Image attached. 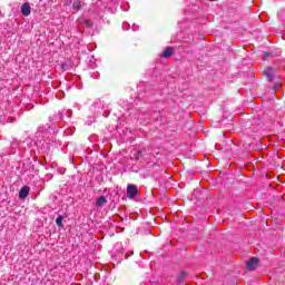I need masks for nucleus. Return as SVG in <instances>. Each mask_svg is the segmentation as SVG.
<instances>
[{
    "label": "nucleus",
    "instance_id": "obj_1",
    "mask_svg": "<svg viewBox=\"0 0 285 285\" xmlns=\"http://www.w3.org/2000/svg\"><path fill=\"white\" fill-rule=\"evenodd\" d=\"M137 195H139V189L137 188V186L130 184L127 186V197L129 199H135V197H137Z\"/></svg>",
    "mask_w": 285,
    "mask_h": 285
},
{
    "label": "nucleus",
    "instance_id": "obj_2",
    "mask_svg": "<svg viewBox=\"0 0 285 285\" xmlns=\"http://www.w3.org/2000/svg\"><path fill=\"white\" fill-rule=\"evenodd\" d=\"M146 155H148V153H147V149H146V147H142V148H140V149H138V150H134L132 153H131V157L134 158V159H141V157H145Z\"/></svg>",
    "mask_w": 285,
    "mask_h": 285
},
{
    "label": "nucleus",
    "instance_id": "obj_3",
    "mask_svg": "<svg viewBox=\"0 0 285 285\" xmlns=\"http://www.w3.org/2000/svg\"><path fill=\"white\" fill-rule=\"evenodd\" d=\"M265 77H267L268 81H275V68L273 67H267L265 69Z\"/></svg>",
    "mask_w": 285,
    "mask_h": 285
},
{
    "label": "nucleus",
    "instance_id": "obj_4",
    "mask_svg": "<svg viewBox=\"0 0 285 285\" xmlns=\"http://www.w3.org/2000/svg\"><path fill=\"white\" fill-rule=\"evenodd\" d=\"M21 12L23 17H30V12H32V9L30 8V3L26 2L21 6Z\"/></svg>",
    "mask_w": 285,
    "mask_h": 285
},
{
    "label": "nucleus",
    "instance_id": "obj_5",
    "mask_svg": "<svg viewBox=\"0 0 285 285\" xmlns=\"http://www.w3.org/2000/svg\"><path fill=\"white\" fill-rule=\"evenodd\" d=\"M257 264H259V261L255 257L250 258L247 262V268L248 271H255L257 268Z\"/></svg>",
    "mask_w": 285,
    "mask_h": 285
},
{
    "label": "nucleus",
    "instance_id": "obj_6",
    "mask_svg": "<svg viewBox=\"0 0 285 285\" xmlns=\"http://www.w3.org/2000/svg\"><path fill=\"white\" fill-rule=\"evenodd\" d=\"M29 194H30V187L23 186L19 191V197L20 199H26V197H28Z\"/></svg>",
    "mask_w": 285,
    "mask_h": 285
},
{
    "label": "nucleus",
    "instance_id": "obj_7",
    "mask_svg": "<svg viewBox=\"0 0 285 285\" xmlns=\"http://www.w3.org/2000/svg\"><path fill=\"white\" fill-rule=\"evenodd\" d=\"M108 200H106V197L100 196L97 200H96V206L98 208H101V206H104L105 204H107Z\"/></svg>",
    "mask_w": 285,
    "mask_h": 285
},
{
    "label": "nucleus",
    "instance_id": "obj_8",
    "mask_svg": "<svg viewBox=\"0 0 285 285\" xmlns=\"http://www.w3.org/2000/svg\"><path fill=\"white\" fill-rule=\"evenodd\" d=\"M163 57H165V59H168V57H173V48L171 47L166 48L163 52Z\"/></svg>",
    "mask_w": 285,
    "mask_h": 285
},
{
    "label": "nucleus",
    "instance_id": "obj_9",
    "mask_svg": "<svg viewBox=\"0 0 285 285\" xmlns=\"http://www.w3.org/2000/svg\"><path fill=\"white\" fill-rule=\"evenodd\" d=\"M185 279H186V272H181L177 277V282L178 284H181Z\"/></svg>",
    "mask_w": 285,
    "mask_h": 285
},
{
    "label": "nucleus",
    "instance_id": "obj_10",
    "mask_svg": "<svg viewBox=\"0 0 285 285\" xmlns=\"http://www.w3.org/2000/svg\"><path fill=\"white\" fill-rule=\"evenodd\" d=\"M57 226H63V216H58L56 219Z\"/></svg>",
    "mask_w": 285,
    "mask_h": 285
},
{
    "label": "nucleus",
    "instance_id": "obj_11",
    "mask_svg": "<svg viewBox=\"0 0 285 285\" xmlns=\"http://www.w3.org/2000/svg\"><path fill=\"white\" fill-rule=\"evenodd\" d=\"M83 23L87 28H92L94 23L91 20H83Z\"/></svg>",
    "mask_w": 285,
    "mask_h": 285
},
{
    "label": "nucleus",
    "instance_id": "obj_12",
    "mask_svg": "<svg viewBox=\"0 0 285 285\" xmlns=\"http://www.w3.org/2000/svg\"><path fill=\"white\" fill-rule=\"evenodd\" d=\"M73 8H76L77 10H79V1L73 3Z\"/></svg>",
    "mask_w": 285,
    "mask_h": 285
},
{
    "label": "nucleus",
    "instance_id": "obj_13",
    "mask_svg": "<svg viewBox=\"0 0 285 285\" xmlns=\"http://www.w3.org/2000/svg\"><path fill=\"white\" fill-rule=\"evenodd\" d=\"M268 57V53H264V57H263V59H265L266 60V58Z\"/></svg>",
    "mask_w": 285,
    "mask_h": 285
},
{
    "label": "nucleus",
    "instance_id": "obj_14",
    "mask_svg": "<svg viewBox=\"0 0 285 285\" xmlns=\"http://www.w3.org/2000/svg\"><path fill=\"white\" fill-rule=\"evenodd\" d=\"M281 85H276V88H279Z\"/></svg>",
    "mask_w": 285,
    "mask_h": 285
}]
</instances>
